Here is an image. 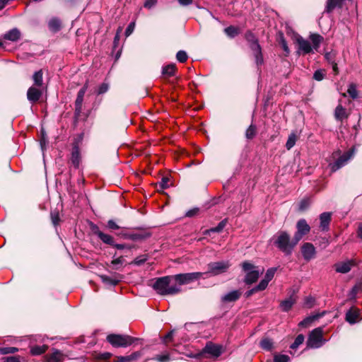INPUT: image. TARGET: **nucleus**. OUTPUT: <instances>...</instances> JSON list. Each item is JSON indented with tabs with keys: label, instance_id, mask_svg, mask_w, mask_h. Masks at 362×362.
Masks as SVG:
<instances>
[{
	"label": "nucleus",
	"instance_id": "53",
	"mask_svg": "<svg viewBox=\"0 0 362 362\" xmlns=\"http://www.w3.org/2000/svg\"><path fill=\"white\" fill-rule=\"evenodd\" d=\"M109 90V84L107 83H103L101 85L99 86L98 90H97V94L101 95L104 94Z\"/></svg>",
	"mask_w": 362,
	"mask_h": 362
},
{
	"label": "nucleus",
	"instance_id": "41",
	"mask_svg": "<svg viewBox=\"0 0 362 362\" xmlns=\"http://www.w3.org/2000/svg\"><path fill=\"white\" fill-rule=\"evenodd\" d=\"M305 337L303 334H298L296 338L295 339L294 341L291 345L290 346V348L292 349H297L300 344H302L304 341Z\"/></svg>",
	"mask_w": 362,
	"mask_h": 362
},
{
	"label": "nucleus",
	"instance_id": "45",
	"mask_svg": "<svg viewBox=\"0 0 362 362\" xmlns=\"http://www.w3.org/2000/svg\"><path fill=\"white\" fill-rule=\"evenodd\" d=\"M256 126L254 124H250V127L247 129L245 132V136L247 139H252L256 134Z\"/></svg>",
	"mask_w": 362,
	"mask_h": 362
},
{
	"label": "nucleus",
	"instance_id": "56",
	"mask_svg": "<svg viewBox=\"0 0 362 362\" xmlns=\"http://www.w3.org/2000/svg\"><path fill=\"white\" fill-rule=\"evenodd\" d=\"M106 227L110 230H117L120 228V226H118L112 219H110L107 222Z\"/></svg>",
	"mask_w": 362,
	"mask_h": 362
},
{
	"label": "nucleus",
	"instance_id": "43",
	"mask_svg": "<svg viewBox=\"0 0 362 362\" xmlns=\"http://www.w3.org/2000/svg\"><path fill=\"white\" fill-rule=\"evenodd\" d=\"M225 33L230 37H235L238 34V30L234 26H228L224 29Z\"/></svg>",
	"mask_w": 362,
	"mask_h": 362
},
{
	"label": "nucleus",
	"instance_id": "38",
	"mask_svg": "<svg viewBox=\"0 0 362 362\" xmlns=\"http://www.w3.org/2000/svg\"><path fill=\"white\" fill-rule=\"evenodd\" d=\"M260 346L267 351H270L273 346V341L269 338H264L260 341Z\"/></svg>",
	"mask_w": 362,
	"mask_h": 362
},
{
	"label": "nucleus",
	"instance_id": "48",
	"mask_svg": "<svg viewBox=\"0 0 362 362\" xmlns=\"http://www.w3.org/2000/svg\"><path fill=\"white\" fill-rule=\"evenodd\" d=\"M18 351V348L16 347H0V354H14Z\"/></svg>",
	"mask_w": 362,
	"mask_h": 362
},
{
	"label": "nucleus",
	"instance_id": "64",
	"mask_svg": "<svg viewBox=\"0 0 362 362\" xmlns=\"http://www.w3.org/2000/svg\"><path fill=\"white\" fill-rule=\"evenodd\" d=\"M3 362H21L16 356H8L3 358Z\"/></svg>",
	"mask_w": 362,
	"mask_h": 362
},
{
	"label": "nucleus",
	"instance_id": "57",
	"mask_svg": "<svg viewBox=\"0 0 362 362\" xmlns=\"http://www.w3.org/2000/svg\"><path fill=\"white\" fill-rule=\"evenodd\" d=\"M51 220L54 226H57L59 224L60 221L59 215L58 212H52L51 213Z\"/></svg>",
	"mask_w": 362,
	"mask_h": 362
},
{
	"label": "nucleus",
	"instance_id": "30",
	"mask_svg": "<svg viewBox=\"0 0 362 362\" xmlns=\"http://www.w3.org/2000/svg\"><path fill=\"white\" fill-rule=\"evenodd\" d=\"M334 117L336 119L342 121L347 117L346 110L341 105H338L334 111Z\"/></svg>",
	"mask_w": 362,
	"mask_h": 362
},
{
	"label": "nucleus",
	"instance_id": "55",
	"mask_svg": "<svg viewBox=\"0 0 362 362\" xmlns=\"http://www.w3.org/2000/svg\"><path fill=\"white\" fill-rule=\"evenodd\" d=\"M310 204V202L308 199H303L300 201L299 204V210L305 211L306 210Z\"/></svg>",
	"mask_w": 362,
	"mask_h": 362
},
{
	"label": "nucleus",
	"instance_id": "10",
	"mask_svg": "<svg viewBox=\"0 0 362 362\" xmlns=\"http://www.w3.org/2000/svg\"><path fill=\"white\" fill-rule=\"evenodd\" d=\"M82 139V134L79 136L78 140L75 141L73 143L72 146V151H71V161L73 165L78 168L79 167L80 163H81V155H80V151H79V146L78 143Z\"/></svg>",
	"mask_w": 362,
	"mask_h": 362
},
{
	"label": "nucleus",
	"instance_id": "61",
	"mask_svg": "<svg viewBox=\"0 0 362 362\" xmlns=\"http://www.w3.org/2000/svg\"><path fill=\"white\" fill-rule=\"evenodd\" d=\"M245 38L250 44L252 43L255 41H257V39L256 38L255 35L251 32H248L246 33Z\"/></svg>",
	"mask_w": 362,
	"mask_h": 362
},
{
	"label": "nucleus",
	"instance_id": "7",
	"mask_svg": "<svg viewBox=\"0 0 362 362\" xmlns=\"http://www.w3.org/2000/svg\"><path fill=\"white\" fill-rule=\"evenodd\" d=\"M229 261H220L215 262H210L207 265L208 270L206 274H209L211 276H217L225 273L230 267Z\"/></svg>",
	"mask_w": 362,
	"mask_h": 362
},
{
	"label": "nucleus",
	"instance_id": "25",
	"mask_svg": "<svg viewBox=\"0 0 362 362\" xmlns=\"http://www.w3.org/2000/svg\"><path fill=\"white\" fill-rule=\"evenodd\" d=\"M359 316V312L356 309H350L346 313V320L351 325H354L356 322V320Z\"/></svg>",
	"mask_w": 362,
	"mask_h": 362
},
{
	"label": "nucleus",
	"instance_id": "1",
	"mask_svg": "<svg viewBox=\"0 0 362 362\" xmlns=\"http://www.w3.org/2000/svg\"><path fill=\"white\" fill-rule=\"evenodd\" d=\"M273 244L285 255H291L295 246L298 244L293 237L291 239L290 235L284 230L278 231L271 239Z\"/></svg>",
	"mask_w": 362,
	"mask_h": 362
},
{
	"label": "nucleus",
	"instance_id": "24",
	"mask_svg": "<svg viewBox=\"0 0 362 362\" xmlns=\"http://www.w3.org/2000/svg\"><path fill=\"white\" fill-rule=\"evenodd\" d=\"M324 313L321 314H315L313 315H310L303 320L299 322L298 326L301 327H307L310 326L315 320L319 319L320 317L323 316Z\"/></svg>",
	"mask_w": 362,
	"mask_h": 362
},
{
	"label": "nucleus",
	"instance_id": "31",
	"mask_svg": "<svg viewBox=\"0 0 362 362\" xmlns=\"http://www.w3.org/2000/svg\"><path fill=\"white\" fill-rule=\"evenodd\" d=\"M98 238L105 244L113 246L115 245V240L114 238L107 233H102L100 234V236Z\"/></svg>",
	"mask_w": 362,
	"mask_h": 362
},
{
	"label": "nucleus",
	"instance_id": "13",
	"mask_svg": "<svg viewBox=\"0 0 362 362\" xmlns=\"http://www.w3.org/2000/svg\"><path fill=\"white\" fill-rule=\"evenodd\" d=\"M296 41L298 45V49L297 51L298 54H307L312 52L313 48L309 41L303 39L300 36L297 38Z\"/></svg>",
	"mask_w": 362,
	"mask_h": 362
},
{
	"label": "nucleus",
	"instance_id": "50",
	"mask_svg": "<svg viewBox=\"0 0 362 362\" xmlns=\"http://www.w3.org/2000/svg\"><path fill=\"white\" fill-rule=\"evenodd\" d=\"M277 270L276 267H271L268 269L266 272V274L264 275V279L270 281L274 276V274Z\"/></svg>",
	"mask_w": 362,
	"mask_h": 362
},
{
	"label": "nucleus",
	"instance_id": "16",
	"mask_svg": "<svg viewBox=\"0 0 362 362\" xmlns=\"http://www.w3.org/2000/svg\"><path fill=\"white\" fill-rule=\"evenodd\" d=\"M42 95V90L37 87L31 86L27 91V98L31 103L37 102Z\"/></svg>",
	"mask_w": 362,
	"mask_h": 362
},
{
	"label": "nucleus",
	"instance_id": "63",
	"mask_svg": "<svg viewBox=\"0 0 362 362\" xmlns=\"http://www.w3.org/2000/svg\"><path fill=\"white\" fill-rule=\"evenodd\" d=\"M88 88V82L86 81L85 83V84L83 85V86L78 92L77 96L83 98Z\"/></svg>",
	"mask_w": 362,
	"mask_h": 362
},
{
	"label": "nucleus",
	"instance_id": "59",
	"mask_svg": "<svg viewBox=\"0 0 362 362\" xmlns=\"http://www.w3.org/2000/svg\"><path fill=\"white\" fill-rule=\"evenodd\" d=\"M170 179L168 177H163L159 182L160 187L163 189H167L169 187Z\"/></svg>",
	"mask_w": 362,
	"mask_h": 362
},
{
	"label": "nucleus",
	"instance_id": "9",
	"mask_svg": "<svg viewBox=\"0 0 362 362\" xmlns=\"http://www.w3.org/2000/svg\"><path fill=\"white\" fill-rule=\"evenodd\" d=\"M296 228L297 231L295 233L294 238L296 239V243H298L305 235L310 232V227L307 223V221L302 218L297 222Z\"/></svg>",
	"mask_w": 362,
	"mask_h": 362
},
{
	"label": "nucleus",
	"instance_id": "20",
	"mask_svg": "<svg viewBox=\"0 0 362 362\" xmlns=\"http://www.w3.org/2000/svg\"><path fill=\"white\" fill-rule=\"evenodd\" d=\"M48 28L52 33H57L61 30L62 22L59 18L57 17L52 18L48 21Z\"/></svg>",
	"mask_w": 362,
	"mask_h": 362
},
{
	"label": "nucleus",
	"instance_id": "52",
	"mask_svg": "<svg viewBox=\"0 0 362 362\" xmlns=\"http://www.w3.org/2000/svg\"><path fill=\"white\" fill-rule=\"evenodd\" d=\"M269 282V281L268 280L264 278L263 279L261 280L258 285L255 286V288L257 289L258 291H264L267 288Z\"/></svg>",
	"mask_w": 362,
	"mask_h": 362
},
{
	"label": "nucleus",
	"instance_id": "5",
	"mask_svg": "<svg viewBox=\"0 0 362 362\" xmlns=\"http://www.w3.org/2000/svg\"><path fill=\"white\" fill-rule=\"evenodd\" d=\"M353 150L348 151L341 155H340V151L334 152L332 154L333 158H336L337 157L338 158L336 159L335 161L330 163L329 164V166L330 167L332 172H336L337 170L346 165L348 161L353 156Z\"/></svg>",
	"mask_w": 362,
	"mask_h": 362
},
{
	"label": "nucleus",
	"instance_id": "14",
	"mask_svg": "<svg viewBox=\"0 0 362 362\" xmlns=\"http://www.w3.org/2000/svg\"><path fill=\"white\" fill-rule=\"evenodd\" d=\"M221 346L211 342L207 343L202 351V356L208 354L214 357H218L221 354Z\"/></svg>",
	"mask_w": 362,
	"mask_h": 362
},
{
	"label": "nucleus",
	"instance_id": "6",
	"mask_svg": "<svg viewBox=\"0 0 362 362\" xmlns=\"http://www.w3.org/2000/svg\"><path fill=\"white\" fill-rule=\"evenodd\" d=\"M243 271L246 273L244 281L250 285L257 281L259 276V271L257 267L249 262H244L242 264Z\"/></svg>",
	"mask_w": 362,
	"mask_h": 362
},
{
	"label": "nucleus",
	"instance_id": "26",
	"mask_svg": "<svg viewBox=\"0 0 362 362\" xmlns=\"http://www.w3.org/2000/svg\"><path fill=\"white\" fill-rule=\"evenodd\" d=\"M141 352L136 351L129 356H117V361H115V362H130L132 361L136 360L137 358L141 356Z\"/></svg>",
	"mask_w": 362,
	"mask_h": 362
},
{
	"label": "nucleus",
	"instance_id": "40",
	"mask_svg": "<svg viewBox=\"0 0 362 362\" xmlns=\"http://www.w3.org/2000/svg\"><path fill=\"white\" fill-rule=\"evenodd\" d=\"M148 259V255H141L136 257L134 261L132 262V264L136 265V266H141L143 264H144Z\"/></svg>",
	"mask_w": 362,
	"mask_h": 362
},
{
	"label": "nucleus",
	"instance_id": "33",
	"mask_svg": "<svg viewBox=\"0 0 362 362\" xmlns=\"http://www.w3.org/2000/svg\"><path fill=\"white\" fill-rule=\"evenodd\" d=\"M325 59L327 61L332 64V69L335 72V74L338 73V67L337 64L334 61V54L333 52H327L325 55Z\"/></svg>",
	"mask_w": 362,
	"mask_h": 362
},
{
	"label": "nucleus",
	"instance_id": "35",
	"mask_svg": "<svg viewBox=\"0 0 362 362\" xmlns=\"http://www.w3.org/2000/svg\"><path fill=\"white\" fill-rule=\"evenodd\" d=\"M342 0H327L325 12H332L337 6H339Z\"/></svg>",
	"mask_w": 362,
	"mask_h": 362
},
{
	"label": "nucleus",
	"instance_id": "22",
	"mask_svg": "<svg viewBox=\"0 0 362 362\" xmlns=\"http://www.w3.org/2000/svg\"><path fill=\"white\" fill-rule=\"evenodd\" d=\"M320 227L322 230H327L329 224L331 220V214L329 212H324L320 216Z\"/></svg>",
	"mask_w": 362,
	"mask_h": 362
},
{
	"label": "nucleus",
	"instance_id": "54",
	"mask_svg": "<svg viewBox=\"0 0 362 362\" xmlns=\"http://www.w3.org/2000/svg\"><path fill=\"white\" fill-rule=\"evenodd\" d=\"M359 286L357 285H355L351 290L349 293V298L350 300H355L356 298V295L359 291Z\"/></svg>",
	"mask_w": 362,
	"mask_h": 362
},
{
	"label": "nucleus",
	"instance_id": "51",
	"mask_svg": "<svg viewBox=\"0 0 362 362\" xmlns=\"http://www.w3.org/2000/svg\"><path fill=\"white\" fill-rule=\"evenodd\" d=\"M315 299L312 296H307L304 300V306L311 308L314 306Z\"/></svg>",
	"mask_w": 362,
	"mask_h": 362
},
{
	"label": "nucleus",
	"instance_id": "12",
	"mask_svg": "<svg viewBox=\"0 0 362 362\" xmlns=\"http://www.w3.org/2000/svg\"><path fill=\"white\" fill-rule=\"evenodd\" d=\"M65 356L66 355L62 351L53 348L51 354L44 356V360L45 362H62Z\"/></svg>",
	"mask_w": 362,
	"mask_h": 362
},
{
	"label": "nucleus",
	"instance_id": "46",
	"mask_svg": "<svg viewBox=\"0 0 362 362\" xmlns=\"http://www.w3.org/2000/svg\"><path fill=\"white\" fill-rule=\"evenodd\" d=\"M347 93L349 95V96L353 99H356L358 98V91L356 89V86L354 83H351L349 86Z\"/></svg>",
	"mask_w": 362,
	"mask_h": 362
},
{
	"label": "nucleus",
	"instance_id": "15",
	"mask_svg": "<svg viewBox=\"0 0 362 362\" xmlns=\"http://www.w3.org/2000/svg\"><path fill=\"white\" fill-rule=\"evenodd\" d=\"M250 47L252 49L253 54L255 57L257 66L262 65L264 62V60L262 54V48L258 42V40L250 44Z\"/></svg>",
	"mask_w": 362,
	"mask_h": 362
},
{
	"label": "nucleus",
	"instance_id": "34",
	"mask_svg": "<svg viewBox=\"0 0 362 362\" xmlns=\"http://www.w3.org/2000/svg\"><path fill=\"white\" fill-rule=\"evenodd\" d=\"M48 349V346L42 345V346H34L30 349V353L33 356H38L43 353H45Z\"/></svg>",
	"mask_w": 362,
	"mask_h": 362
},
{
	"label": "nucleus",
	"instance_id": "8",
	"mask_svg": "<svg viewBox=\"0 0 362 362\" xmlns=\"http://www.w3.org/2000/svg\"><path fill=\"white\" fill-rule=\"evenodd\" d=\"M202 275V272H192L173 275V278L179 285H184L199 279Z\"/></svg>",
	"mask_w": 362,
	"mask_h": 362
},
{
	"label": "nucleus",
	"instance_id": "27",
	"mask_svg": "<svg viewBox=\"0 0 362 362\" xmlns=\"http://www.w3.org/2000/svg\"><path fill=\"white\" fill-rule=\"evenodd\" d=\"M227 223V219L222 220L216 227L211 228L210 229L206 230L204 231V235H209L210 233H219L223 230L225 228Z\"/></svg>",
	"mask_w": 362,
	"mask_h": 362
},
{
	"label": "nucleus",
	"instance_id": "37",
	"mask_svg": "<svg viewBox=\"0 0 362 362\" xmlns=\"http://www.w3.org/2000/svg\"><path fill=\"white\" fill-rule=\"evenodd\" d=\"M83 98L77 96L75 101V116L79 117L82 111Z\"/></svg>",
	"mask_w": 362,
	"mask_h": 362
},
{
	"label": "nucleus",
	"instance_id": "28",
	"mask_svg": "<svg viewBox=\"0 0 362 362\" xmlns=\"http://www.w3.org/2000/svg\"><path fill=\"white\" fill-rule=\"evenodd\" d=\"M33 80L34 85L37 87H41L43 84V73L40 69L35 71L33 75Z\"/></svg>",
	"mask_w": 362,
	"mask_h": 362
},
{
	"label": "nucleus",
	"instance_id": "42",
	"mask_svg": "<svg viewBox=\"0 0 362 362\" xmlns=\"http://www.w3.org/2000/svg\"><path fill=\"white\" fill-rule=\"evenodd\" d=\"M152 359L158 362H169L170 361V356L169 353L165 352L163 354L156 355Z\"/></svg>",
	"mask_w": 362,
	"mask_h": 362
},
{
	"label": "nucleus",
	"instance_id": "17",
	"mask_svg": "<svg viewBox=\"0 0 362 362\" xmlns=\"http://www.w3.org/2000/svg\"><path fill=\"white\" fill-rule=\"evenodd\" d=\"M124 239L131 240L133 241H139L145 240L151 236L149 233H124L120 234Z\"/></svg>",
	"mask_w": 362,
	"mask_h": 362
},
{
	"label": "nucleus",
	"instance_id": "39",
	"mask_svg": "<svg viewBox=\"0 0 362 362\" xmlns=\"http://www.w3.org/2000/svg\"><path fill=\"white\" fill-rule=\"evenodd\" d=\"M279 42L280 45L281 46L284 51L286 52V55H288V54L290 53V49L282 33H279Z\"/></svg>",
	"mask_w": 362,
	"mask_h": 362
},
{
	"label": "nucleus",
	"instance_id": "44",
	"mask_svg": "<svg viewBox=\"0 0 362 362\" xmlns=\"http://www.w3.org/2000/svg\"><path fill=\"white\" fill-rule=\"evenodd\" d=\"M124 263V259L122 256L113 258L111 262V264L113 266L114 269H119Z\"/></svg>",
	"mask_w": 362,
	"mask_h": 362
},
{
	"label": "nucleus",
	"instance_id": "29",
	"mask_svg": "<svg viewBox=\"0 0 362 362\" xmlns=\"http://www.w3.org/2000/svg\"><path fill=\"white\" fill-rule=\"evenodd\" d=\"M176 66L175 64L166 65L162 69V74L165 76H173L175 75Z\"/></svg>",
	"mask_w": 362,
	"mask_h": 362
},
{
	"label": "nucleus",
	"instance_id": "2",
	"mask_svg": "<svg viewBox=\"0 0 362 362\" xmlns=\"http://www.w3.org/2000/svg\"><path fill=\"white\" fill-rule=\"evenodd\" d=\"M174 281L173 276H165L156 279L153 285L154 290L160 295H174L180 291V288L176 284H171Z\"/></svg>",
	"mask_w": 362,
	"mask_h": 362
},
{
	"label": "nucleus",
	"instance_id": "11",
	"mask_svg": "<svg viewBox=\"0 0 362 362\" xmlns=\"http://www.w3.org/2000/svg\"><path fill=\"white\" fill-rule=\"evenodd\" d=\"M301 253L305 260L310 261L315 257V247L312 243H305L301 247Z\"/></svg>",
	"mask_w": 362,
	"mask_h": 362
},
{
	"label": "nucleus",
	"instance_id": "19",
	"mask_svg": "<svg viewBox=\"0 0 362 362\" xmlns=\"http://www.w3.org/2000/svg\"><path fill=\"white\" fill-rule=\"evenodd\" d=\"M21 36V33L20 30L18 28H14L6 32L4 35V38L9 41L16 42L20 40Z\"/></svg>",
	"mask_w": 362,
	"mask_h": 362
},
{
	"label": "nucleus",
	"instance_id": "21",
	"mask_svg": "<svg viewBox=\"0 0 362 362\" xmlns=\"http://www.w3.org/2000/svg\"><path fill=\"white\" fill-rule=\"evenodd\" d=\"M334 268L338 273L346 274L351 270V264L350 262H338L334 264Z\"/></svg>",
	"mask_w": 362,
	"mask_h": 362
},
{
	"label": "nucleus",
	"instance_id": "36",
	"mask_svg": "<svg viewBox=\"0 0 362 362\" xmlns=\"http://www.w3.org/2000/svg\"><path fill=\"white\" fill-rule=\"evenodd\" d=\"M310 38L313 44V48L315 49H317L320 43L323 40V37L318 34H312L310 35Z\"/></svg>",
	"mask_w": 362,
	"mask_h": 362
},
{
	"label": "nucleus",
	"instance_id": "3",
	"mask_svg": "<svg viewBox=\"0 0 362 362\" xmlns=\"http://www.w3.org/2000/svg\"><path fill=\"white\" fill-rule=\"evenodd\" d=\"M107 341L113 347H127L135 342L141 341V339L129 335L110 334L107 336Z\"/></svg>",
	"mask_w": 362,
	"mask_h": 362
},
{
	"label": "nucleus",
	"instance_id": "32",
	"mask_svg": "<svg viewBox=\"0 0 362 362\" xmlns=\"http://www.w3.org/2000/svg\"><path fill=\"white\" fill-rule=\"evenodd\" d=\"M297 139L298 136L296 132H291L289 134L286 143V148L287 150L291 149L295 146Z\"/></svg>",
	"mask_w": 362,
	"mask_h": 362
},
{
	"label": "nucleus",
	"instance_id": "47",
	"mask_svg": "<svg viewBox=\"0 0 362 362\" xmlns=\"http://www.w3.org/2000/svg\"><path fill=\"white\" fill-rule=\"evenodd\" d=\"M290 357L285 354H276L274 356V362H289Z\"/></svg>",
	"mask_w": 362,
	"mask_h": 362
},
{
	"label": "nucleus",
	"instance_id": "4",
	"mask_svg": "<svg viewBox=\"0 0 362 362\" xmlns=\"http://www.w3.org/2000/svg\"><path fill=\"white\" fill-rule=\"evenodd\" d=\"M327 340L323 338V328L320 327L313 329L306 341L308 348L318 349L322 346Z\"/></svg>",
	"mask_w": 362,
	"mask_h": 362
},
{
	"label": "nucleus",
	"instance_id": "18",
	"mask_svg": "<svg viewBox=\"0 0 362 362\" xmlns=\"http://www.w3.org/2000/svg\"><path fill=\"white\" fill-rule=\"evenodd\" d=\"M241 296V291L239 290H233L231 291L224 295H223L221 298V300L223 303H231L235 302L238 300Z\"/></svg>",
	"mask_w": 362,
	"mask_h": 362
},
{
	"label": "nucleus",
	"instance_id": "49",
	"mask_svg": "<svg viewBox=\"0 0 362 362\" xmlns=\"http://www.w3.org/2000/svg\"><path fill=\"white\" fill-rule=\"evenodd\" d=\"M187 54L184 50H180L176 54V59L178 62L183 63L187 59Z\"/></svg>",
	"mask_w": 362,
	"mask_h": 362
},
{
	"label": "nucleus",
	"instance_id": "62",
	"mask_svg": "<svg viewBox=\"0 0 362 362\" xmlns=\"http://www.w3.org/2000/svg\"><path fill=\"white\" fill-rule=\"evenodd\" d=\"M157 4V0H146L144 6L146 8L151 9L154 7Z\"/></svg>",
	"mask_w": 362,
	"mask_h": 362
},
{
	"label": "nucleus",
	"instance_id": "23",
	"mask_svg": "<svg viewBox=\"0 0 362 362\" xmlns=\"http://www.w3.org/2000/svg\"><path fill=\"white\" fill-rule=\"evenodd\" d=\"M296 298L290 296L288 298L282 300L280 303V308L284 312L289 311L296 303Z\"/></svg>",
	"mask_w": 362,
	"mask_h": 362
},
{
	"label": "nucleus",
	"instance_id": "60",
	"mask_svg": "<svg viewBox=\"0 0 362 362\" xmlns=\"http://www.w3.org/2000/svg\"><path fill=\"white\" fill-rule=\"evenodd\" d=\"M134 27H135V23L134 22H132V23H130L128 25L127 28L125 30V35H126V37L129 36L133 33Z\"/></svg>",
	"mask_w": 362,
	"mask_h": 362
},
{
	"label": "nucleus",
	"instance_id": "58",
	"mask_svg": "<svg viewBox=\"0 0 362 362\" xmlns=\"http://www.w3.org/2000/svg\"><path fill=\"white\" fill-rule=\"evenodd\" d=\"M325 77V74L323 73L322 70H317L315 71L313 74V78L316 81H322Z\"/></svg>",
	"mask_w": 362,
	"mask_h": 362
}]
</instances>
